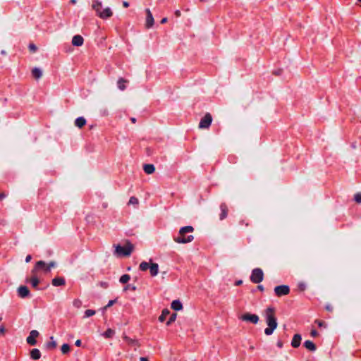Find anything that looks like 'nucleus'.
<instances>
[{
  "mask_svg": "<svg viewBox=\"0 0 361 361\" xmlns=\"http://www.w3.org/2000/svg\"><path fill=\"white\" fill-rule=\"evenodd\" d=\"M30 282L31 285L32 286V287L37 288L39 284V279L35 276V274H33V276L30 279Z\"/></svg>",
  "mask_w": 361,
  "mask_h": 361,
  "instance_id": "obj_26",
  "label": "nucleus"
},
{
  "mask_svg": "<svg viewBox=\"0 0 361 361\" xmlns=\"http://www.w3.org/2000/svg\"><path fill=\"white\" fill-rule=\"evenodd\" d=\"M212 122V116L210 114H206L205 116L200 120L199 128L204 129L208 128Z\"/></svg>",
  "mask_w": 361,
  "mask_h": 361,
  "instance_id": "obj_7",
  "label": "nucleus"
},
{
  "mask_svg": "<svg viewBox=\"0 0 361 361\" xmlns=\"http://www.w3.org/2000/svg\"><path fill=\"white\" fill-rule=\"evenodd\" d=\"M194 228L192 226H187L180 228L179 233L177 237L174 238V241L177 243H188L193 240L194 236L192 235H185L186 233H192Z\"/></svg>",
  "mask_w": 361,
  "mask_h": 361,
  "instance_id": "obj_2",
  "label": "nucleus"
},
{
  "mask_svg": "<svg viewBox=\"0 0 361 361\" xmlns=\"http://www.w3.org/2000/svg\"><path fill=\"white\" fill-rule=\"evenodd\" d=\"M175 15L178 17L180 16V11L179 10H177L175 11Z\"/></svg>",
  "mask_w": 361,
  "mask_h": 361,
  "instance_id": "obj_45",
  "label": "nucleus"
},
{
  "mask_svg": "<svg viewBox=\"0 0 361 361\" xmlns=\"http://www.w3.org/2000/svg\"><path fill=\"white\" fill-rule=\"evenodd\" d=\"M144 171L147 173V174H152L155 171V167L153 164H145L144 166Z\"/></svg>",
  "mask_w": 361,
  "mask_h": 361,
  "instance_id": "obj_20",
  "label": "nucleus"
},
{
  "mask_svg": "<svg viewBox=\"0 0 361 361\" xmlns=\"http://www.w3.org/2000/svg\"><path fill=\"white\" fill-rule=\"evenodd\" d=\"M149 272L152 276H156L159 273V265L157 263H150Z\"/></svg>",
  "mask_w": 361,
  "mask_h": 361,
  "instance_id": "obj_14",
  "label": "nucleus"
},
{
  "mask_svg": "<svg viewBox=\"0 0 361 361\" xmlns=\"http://www.w3.org/2000/svg\"><path fill=\"white\" fill-rule=\"evenodd\" d=\"M61 353L63 354L68 353L70 351V346H69V345L67 344V343L63 344L62 346H61Z\"/></svg>",
  "mask_w": 361,
  "mask_h": 361,
  "instance_id": "obj_30",
  "label": "nucleus"
},
{
  "mask_svg": "<svg viewBox=\"0 0 361 361\" xmlns=\"http://www.w3.org/2000/svg\"><path fill=\"white\" fill-rule=\"evenodd\" d=\"M176 317H177V314L176 313H173L171 315L169 319L166 322V325L167 326H169L171 323H173V322L176 321Z\"/></svg>",
  "mask_w": 361,
  "mask_h": 361,
  "instance_id": "obj_31",
  "label": "nucleus"
},
{
  "mask_svg": "<svg viewBox=\"0 0 361 361\" xmlns=\"http://www.w3.org/2000/svg\"><path fill=\"white\" fill-rule=\"evenodd\" d=\"M18 295L19 297L22 298H27L30 295V290L27 286H20L18 288L17 290Z\"/></svg>",
  "mask_w": 361,
  "mask_h": 361,
  "instance_id": "obj_12",
  "label": "nucleus"
},
{
  "mask_svg": "<svg viewBox=\"0 0 361 361\" xmlns=\"http://www.w3.org/2000/svg\"><path fill=\"white\" fill-rule=\"evenodd\" d=\"M65 284V279L62 277H56L53 279L52 285L54 286H60Z\"/></svg>",
  "mask_w": 361,
  "mask_h": 361,
  "instance_id": "obj_18",
  "label": "nucleus"
},
{
  "mask_svg": "<svg viewBox=\"0 0 361 361\" xmlns=\"http://www.w3.org/2000/svg\"><path fill=\"white\" fill-rule=\"evenodd\" d=\"M30 357L32 360H37L41 357V353L39 349L34 348L30 351Z\"/></svg>",
  "mask_w": 361,
  "mask_h": 361,
  "instance_id": "obj_17",
  "label": "nucleus"
},
{
  "mask_svg": "<svg viewBox=\"0 0 361 361\" xmlns=\"http://www.w3.org/2000/svg\"><path fill=\"white\" fill-rule=\"evenodd\" d=\"M51 341L47 344V346L48 348H54L56 346V342L54 341V337L51 336Z\"/></svg>",
  "mask_w": 361,
  "mask_h": 361,
  "instance_id": "obj_34",
  "label": "nucleus"
},
{
  "mask_svg": "<svg viewBox=\"0 0 361 361\" xmlns=\"http://www.w3.org/2000/svg\"><path fill=\"white\" fill-rule=\"evenodd\" d=\"M150 264L146 262H142L140 264L139 268L141 271H145L149 268Z\"/></svg>",
  "mask_w": 361,
  "mask_h": 361,
  "instance_id": "obj_27",
  "label": "nucleus"
},
{
  "mask_svg": "<svg viewBox=\"0 0 361 361\" xmlns=\"http://www.w3.org/2000/svg\"><path fill=\"white\" fill-rule=\"evenodd\" d=\"M92 7L95 11L97 15L102 19L109 18L113 15V12L109 7H106L105 8L102 9V3L98 0L92 1Z\"/></svg>",
  "mask_w": 361,
  "mask_h": 361,
  "instance_id": "obj_3",
  "label": "nucleus"
},
{
  "mask_svg": "<svg viewBox=\"0 0 361 361\" xmlns=\"http://www.w3.org/2000/svg\"><path fill=\"white\" fill-rule=\"evenodd\" d=\"M115 334V331L112 330L111 329H108L102 335L105 338H111Z\"/></svg>",
  "mask_w": 361,
  "mask_h": 361,
  "instance_id": "obj_28",
  "label": "nucleus"
},
{
  "mask_svg": "<svg viewBox=\"0 0 361 361\" xmlns=\"http://www.w3.org/2000/svg\"><path fill=\"white\" fill-rule=\"evenodd\" d=\"M32 74L36 79H39L42 75V71L39 68H34L32 71Z\"/></svg>",
  "mask_w": 361,
  "mask_h": 361,
  "instance_id": "obj_21",
  "label": "nucleus"
},
{
  "mask_svg": "<svg viewBox=\"0 0 361 361\" xmlns=\"http://www.w3.org/2000/svg\"><path fill=\"white\" fill-rule=\"evenodd\" d=\"M86 123V120L83 117H78L75 119V124L78 128H82Z\"/></svg>",
  "mask_w": 361,
  "mask_h": 361,
  "instance_id": "obj_22",
  "label": "nucleus"
},
{
  "mask_svg": "<svg viewBox=\"0 0 361 361\" xmlns=\"http://www.w3.org/2000/svg\"><path fill=\"white\" fill-rule=\"evenodd\" d=\"M115 302V300H109L108 304L106 305L105 309L110 307L111 305H113Z\"/></svg>",
  "mask_w": 361,
  "mask_h": 361,
  "instance_id": "obj_39",
  "label": "nucleus"
},
{
  "mask_svg": "<svg viewBox=\"0 0 361 361\" xmlns=\"http://www.w3.org/2000/svg\"><path fill=\"white\" fill-rule=\"evenodd\" d=\"M302 337L300 334H295L291 341V345L293 348H298L301 343Z\"/></svg>",
  "mask_w": 361,
  "mask_h": 361,
  "instance_id": "obj_15",
  "label": "nucleus"
},
{
  "mask_svg": "<svg viewBox=\"0 0 361 361\" xmlns=\"http://www.w3.org/2000/svg\"><path fill=\"white\" fill-rule=\"evenodd\" d=\"M354 200L357 203H361V192L356 193Z\"/></svg>",
  "mask_w": 361,
  "mask_h": 361,
  "instance_id": "obj_36",
  "label": "nucleus"
},
{
  "mask_svg": "<svg viewBox=\"0 0 361 361\" xmlns=\"http://www.w3.org/2000/svg\"><path fill=\"white\" fill-rule=\"evenodd\" d=\"M304 346L309 350L314 352L316 350V346L314 343L311 341H305L304 343Z\"/></svg>",
  "mask_w": 361,
  "mask_h": 361,
  "instance_id": "obj_19",
  "label": "nucleus"
},
{
  "mask_svg": "<svg viewBox=\"0 0 361 361\" xmlns=\"http://www.w3.org/2000/svg\"><path fill=\"white\" fill-rule=\"evenodd\" d=\"M39 336V332L37 330H32L29 336L26 338L28 344L35 345L37 343L36 338Z\"/></svg>",
  "mask_w": 361,
  "mask_h": 361,
  "instance_id": "obj_10",
  "label": "nucleus"
},
{
  "mask_svg": "<svg viewBox=\"0 0 361 361\" xmlns=\"http://www.w3.org/2000/svg\"><path fill=\"white\" fill-rule=\"evenodd\" d=\"M326 309L327 310H329V311H331V310H332V307H331L330 305H327V306L326 307Z\"/></svg>",
  "mask_w": 361,
  "mask_h": 361,
  "instance_id": "obj_49",
  "label": "nucleus"
},
{
  "mask_svg": "<svg viewBox=\"0 0 361 361\" xmlns=\"http://www.w3.org/2000/svg\"><path fill=\"white\" fill-rule=\"evenodd\" d=\"M242 283H243L242 280H239V281H237L235 282V285H236V286H240V285H241V284H242Z\"/></svg>",
  "mask_w": 361,
  "mask_h": 361,
  "instance_id": "obj_47",
  "label": "nucleus"
},
{
  "mask_svg": "<svg viewBox=\"0 0 361 361\" xmlns=\"http://www.w3.org/2000/svg\"><path fill=\"white\" fill-rule=\"evenodd\" d=\"M31 259H32L31 255H27V257H25V262L26 263L30 262Z\"/></svg>",
  "mask_w": 361,
  "mask_h": 361,
  "instance_id": "obj_40",
  "label": "nucleus"
},
{
  "mask_svg": "<svg viewBox=\"0 0 361 361\" xmlns=\"http://www.w3.org/2000/svg\"><path fill=\"white\" fill-rule=\"evenodd\" d=\"M258 288H259L260 290H262V291L264 290V288H263V286H258Z\"/></svg>",
  "mask_w": 361,
  "mask_h": 361,
  "instance_id": "obj_53",
  "label": "nucleus"
},
{
  "mask_svg": "<svg viewBox=\"0 0 361 361\" xmlns=\"http://www.w3.org/2000/svg\"><path fill=\"white\" fill-rule=\"evenodd\" d=\"M311 335L314 337L318 335V333L316 330L313 329L311 331Z\"/></svg>",
  "mask_w": 361,
  "mask_h": 361,
  "instance_id": "obj_41",
  "label": "nucleus"
},
{
  "mask_svg": "<svg viewBox=\"0 0 361 361\" xmlns=\"http://www.w3.org/2000/svg\"><path fill=\"white\" fill-rule=\"evenodd\" d=\"M6 197V195L4 193L0 194V199H3Z\"/></svg>",
  "mask_w": 361,
  "mask_h": 361,
  "instance_id": "obj_50",
  "label": "nucleus"
},
{
  "mask_svg": "<svg viewBox=\"0 0 361 361\" xmlns=\"http://www.w3.org/2000/svg\"><path fill=\"white\" fill-rule=\"evenodd\" d=\"M130 277L128 274H123L121 276L119 281L121 283H126L130 280Z\"/></svg>",
  "mask_w": 361,
  "mask_h": 361,
  "instance_id": "obj_29",
  "label": "nucleus"
},
{
  "mask_svg": "<svg viewBox=\"0 0 361 361\" xmlns=\"http://www.w3.org/2000/svg\"><path fill=\"white\" fill-rule=\"evenodd\" d=\"M140 361H149V360H148V359H147V357H141L140 358Z\"/></svg>",
  "mask_w": 361,
  "mask_h": 361,
  "instance_id": "obj_46",
  "label": "nucleus"
},
{
  "mask_svg": "<svg viewBox=\"0 0 361 361\" xmlns=\"http://www.w3.org/2000/svg\"><path fill=\"white\" fill-rule=\"evenodd\" d=\"M126 82H127V80H124L123 78H119L117 82L118 89L121 90H124L126 89L125 84Z\"/></svg>",
  "mask_w": 361,
  "mask_h": 361,
  "instance_id": "obj_25",
  "label": "nucleus"
},
{
  "mask_svg": "<svg viewBox=\"0 0 361 361\" xmlns=\"http://www.w3.org/2000/svg\"><path fill=\"white\" fill-rule=\"evenodd\" d=\"M145 12L147 14L146 20H145V27L149 29V28H151L154 25V17L150 11V10L149 8H147L145 10Z\"/></svg>",
  "mask_w": 361,
  "mask_h": 361,
  "instance_id": "obj_11",
  "label": "nucleus"
},
{
  "mask_svg": "<svg viewBox=\"0 0 361 361\" xmlns=\"http://www.w3.org/2000/svg\"><path fill=\"white\" fill-rule=\"evenodd\" d=\"M123 6L125 7V8H128L129 6V3L127 2V1H123Z\"/></svg>",
  "mask_w": 361,
  "mask_h": 361,
  "instance_id": "obj_43",
  "label": "nucleus"
},
{
  "mask_svg": "<svg viewBox=\"0 0 361 361\" xmlns=\"http://www.w3.org/2000/svg\"><path fill=\"white\" fill-rule=\"evenodd\" d=\"M274 308L271 307H268L265 310L264 315L266 323L268 327L264 329V334L267 336L271 335L278 326L277 320L274 315Z\"/></svg>",
  "mask_w": 361,
  "mask_h": 361,
  "instance_id": "obj_1",
  "label": "nucleus"
},
{
  "mask_svg": "<svg viewBox=\"0 0 361 361\" xmlns=\"http://www.w3.org/2000/svg\"><path fill=\"white\" fill-rule=\"evenodd\" d=\"M315 322L318 324V326H319V327H322V326L326 327V325L325 324V323H324V322H322V321H318V320H317Z\"/></svg>",
  "mask_w": 361,
  "mask_h": 361,
  "instance_id": "obj_37",
  "label": "nucleus"
},
{
  "mask_svg": "<svg viewBox=\"0 0 361 361\" xmlns=\"http://www.w3.org/2000/svg\"><path fill=\"white\" fill-rule=\"evenodd\" d=\"M71 2L75 4L76 2V0H71Z\"/></svg>",
  "mask_w": 361,
  "mask_h": 361,
  "instance_id": "obj_55",
  "label": "nucleus"
},
{
  "mask_svg": "<svg viewBox=\"0 0 361 361\" xmlns=\"http://www.w3.org/2000/svg\"><path fill=\"white\" fill-rule=\"evenodd\" d=\"M29 49L32 51H35L37 50L36 46L35 44H31L29 45Z\"/></svg>",
  "mask_w": 361,
  "mask_h": 361,
  "instance_id": "obj_38",
  "label": "nucleus"
},
{
  "mask_svg": "<svg viewBox=\"0 0 361 361\" xmlns=\"http://www.w3.org/2000/svg\"><path fill=\"white\" fill-rule=\"evenodd\" d=\"M170 314V311L168 309L162 310L161 314L159 317V320L161 322L165 321L166 317Z\"/></svg>",
  "mask_w": 361,
  "mask_h": 361,
  "instance_id": "obj_23",
  "label": "nucleus"
},
{
  "mask_svg": "<svg viewBox=\"0 0 361 361\" xmlns=\"http://www.w3.org/2000/svg\"><path fill=\"white\" fill-rule=\"evenodd\" d=\"M75 345L77 346H80L81 345V341L80 340H77L75 343Z\"/></svg>",
  "mask_w": 361,
  "mask_h": 361,
  "instance_id": "obj_44",
  "label": "nucleus"
},
{
  "mask_svg": "<svg viewBox=\"0 0 361 361\" xmlns=\"http://www.w3.org/2000/svg\"><path fill=\"white\" fill-rule=\"evenodd\" d=\"M131 121H132V122H133V123H135V118H133L131 119Z\"/></svg>",
  "mask_w": 361,
  "mask_h": 361,
  "instance_id": "obj_56",
  "label": "nucleus"
},
{
  "mask_svg": "<svg viewBox=\"0 0 361 361\" xmlns=\"http://www.w3.org/2000/svg\"><path fill=\"white\" fill-rule=\"evenodd\" d=\"M243 321L250 322L252 324H257L259 322V317L257 314H245L240 317Z\"/></svg>",
  "mask_w": 361,
  "mask_h": 361,
  "instance_id": "obj_9",
  "label": "nucleus"
},
{
  "mask_svg": "<svg viewBox=\"0 0 361 361\" xmlns=\"http://www.w3.org/2000/svg\"><path fill=\"white\" fill-rule=\"evenodd\" d=\"M84 39L81 35H75L72 39V44L75 47H80L83 44Z\"/></svg>",
  "mask_w": 361,
  "mask_h": 361,
  "instance_id": "obj_13",
  "label": "nucleus"
},
{
  "mask_svg": "<svg viewBox=\"0 0 361 361\" xmlns=\"http://www.w3.org/2000/svg\"><path fill=\"white\" fill-rule=\"evenodd\" d=\"M277 345H278L279 348H281V347H282V343H281V342H278Z\"/></svg>",
  "mask_w": 361,
  "mask_h": 361,
  "instance_id": "obj_51",
  "label": "nucleus"
},
{
  "mask_svg": "<svg viewBox=\"0 0 361 361\" xmlns=\"http://www.w3.org/2000/svg\"><path fill=\"white\" fill-rule=\"evenodd\" d=\"M94 314H95V311L94 310H87L85 312L84 317L87 318V317H92V316H93Z\"/></svg>",
  "mask_w": 361,
  "mask_h": 361,
  "instance_id": "obj_32",
  "label": "nucleus"
},
{
  "mask_svg": "<svg viewBox=\"0 0 361 361\" xmlns=\"http://www.w3.org/2000/svg\"><path fill=\"white\" fill-rule=\"evenodd\" d=\"M166 22H167V18H164L161 20V23H162V24L166 23Z\"/></svg>",
  "mask_w": 361,
  "mask_h": 361,
  "instance_id": "obj_48",
  "label": "nucleus"
},
{
  "mask_svg": "<svg viewBox=\"0 0 361 361\" xmlns=\"http://www.w3.org/2000/svg\"><path fill=\"white\" fill-rule=\"evenodd\" d=\"M115 255L118 257L121 256H130L132 253L134 246L130 243L128 242L125 246H121L120 245H116L115 246Z\"/></svg>",
  "mask_w": 361,
  "mask_h": 361,
  "instance_id": "obj_5",
  "label": "nucleus"
},
{
  "mask_svg": "<svg viewBox=\"0 0 361 361\" xmlns=\"http://www.w3.org/2000/svg\"><path fill=\"white\" fill-rule=\"evenodd\" d=\"M300 288H301L302 290H304L305 286L304 285H300Z\"/></svg>",
  "mask_w": 361,
  "mask_h": 361,
  "instance_id": "obj_54",
  "label": "nucleus"
},
{
  "mask_svg": "<svg viewBox=\"0 0 361 361\" xmlns=\"http://www.w3.org/2000/svg\"><path fill=\"white\" fill-rule=\"evenodd\" d=\"M221 213L220 215V219L222 220L224 218H226L227 216V207L225 204H222L221 205Z\"/></svg>",
  "mask_w": 361,
  "mask_h": 361,
  "instance_id": "obj_24",
  "label": "nucleus"
},
{
  "mask_svg": "<svg viewBox=\"0 0 361 361\" xmlns=\"http://www.w3.org/2000/svg\"><path fill=\"white\" fill-rule=\"evenodd\" d=\"M73 305L76 308H80L82 306V301L79 299H75L73 302Z\"/></svg>",
  "mask_w": 361,
  "mask_h": 361,
  "instance_id": "obj_35",
  "label": "nucleus"
},
{
  "mask_svg": "<svg viewBox=\"0 0 361 361\" xmlns=\"http://www.w3.org/2000/svg\"><path fill=\"white\" fill-rule=\"evenodd\" d=\"M139 203L138 199L135 197H131L129 200L128 204L133 205H137Z\"/></svg>",
  "mask_w": 361,
  "mask_h": 361,
  "instance_id": "obj_33",
  "label": "nucleus"
},
{
  "mask_svg": "<svg viewBox=\"0 0 361 361\" xmlns=\"http://www.w3.org/2000/svg\"><path fill=\"white\" fill-rule=\"evenodd\" d=\"M124 338H125L128 342H131V341H132L129 338H128V337H126V336Z\"/></svg>",
  "mask_w": 361,
  "mask_h": 361,
  "instance_id": "obj_52",
  "label": "nucleus"
},
{
  "mask_svg": "<svg viewBox=\"0 0 361 361\" xmlns=\"http://www.w3.org/2000/svg\"><path fill=\"white\" fill-rule=\"evenodd\" d=\"M171 307L175 311H180L183 309V305L179 300L172 301Z\"/></svg>",
  "mask_w": 361,
  "mask_h": 361,
  "instance_id": "obj_16",
  "label": "nucleus"
},
{
  "mask_svg": "<svg viewBox=\"0 0 361 361\" xmlns=\"http://www.w3.org/2000/svg\"><path fill=\"white\" fill-rule=\"evenodd\" d=\"M56 266L55 262H50L47 264L44 261L40 260L36 262L35 267L32 270V274H37L38 272L48 274L51 271L52 268Z\"/></svg>",
  "mask_w": 361,
  "mask_h": 361,
  "instance_id": "obj_4",
  "label": "nucleus"
},
{
  "mask_svg": "<svg viewBox=\"0 0 361 361\" xmlns=\"http://www.w3.org/2000/svg\"><path fill=\"white\" fill-rule=\"evenodd\" d=\"M264 274L261 269L256 268L252 270L250 279L255 283H259L262 281Z\"/></svg>",
  "mask_w": 361,
  "mask_h": 361,
  "instance_id": "obj_6",
  "label": "nucleus"
},
{
  "mask_svg": "<svg viewBox=\"0 0 361 361\" xmlns=\"http://www.w3.org/2000/svg\"><path fill=\"white\" fill-rule=\"evenodd\" d=\"M5 328L4 326H0V334H4L5 333Z\"/></svg>",
  "mask_w": 361,
  "mask_h": 361,
  "instance_id": "obj_42",
  "label": "nucleus"
},
{
  "mask_svg": "<svg viewBox=\"0 0 361 361\" xmlns=\"http://www.w3.org/2000/svg\"><path fill=\"white\" fill-rule=\"evenodd\" d=\"M274 292L278 296L286 295L289 293L290 288L286 285L278 286L275 287Z\"/></svg>",
  "mask_w": 361,
  "mask_h": 361,
  "instance_id": "obj_8",
  "label": "nucleus"
}]
</instances>
